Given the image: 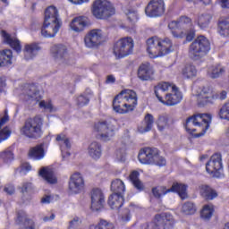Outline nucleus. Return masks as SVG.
<instances>
[{
	"label": "nucleus",
	"mask_w": 229,
	"mask_h": 229,
	"mask_svg": "<svg viewBox=\"0 0 229 229\" xmlns=\"http://www.w3.org/2000/svg\"><path fill=\"white\" fill-rule=\"evenodd\" d=\"M124 202L123 194L114 193L108 198V205L113 209H119L123 207Z\"/></svg>",
	"instance_id": "nucleus-29"
},
{
	"label": "nucleus",
	"mask_w": 229,
	"mask_h": 229,
	"mask_svg": "<svg viewBox=\"0 0 229 229\" xmlns=\"http://www.w3.org/2000/svg\"><path fill=\"white\" fill-rule=\"evenodd\" d=\"M210 50V43L205 36H199L191 44L188 55L195 61L200 60L205 57Z\"/></svg>",
	"instance_id": "nucleus-5"
},
{
	"label": "nucleus",
	"mask_w": 229,
	"mask_h": 229,
	"mask_svg": "<svg viewBox=\"0 0 229 229\" xmlns=\"http://www.w3.org/2000/svg\"><path fill=\"white\" fill-rule=\"evenodd\" d=\"M52 55L53 57L59 64L69 65L70 64V57L67 53V48L63 44H57L52 47Z\"/></svg>",
	"instance_id": "nucleus-16"
},
{
	"label": "nucleus",
	"mask_w": 229,
	"mask_h": 229,
	"mask_svg": "<svg viewBox=\"0 0 229 229\" xmlns=\"http://www.w3.org/2000/svg\"><path fill=\"white\" fill-rule=\"evenodd\" d=\"M171 123H172V119L169 114H160L159 117H157V130H159L160 131L167 130Z\"/></svg>",
	"instance_id": "nucleus-31"
},
{
	"label": "nucleus",
	"mask_w": 229,
	"mask_h": 229,
	"mask_svg": "<svg viewBox=\"0 0 229 229\" xmlns=\"http://www.w3.org/2000/svg\"><path fill=\"white\" fill-rule=\"evenodd\" d=\"M40 49L41 47L38 43L26 44L23 50L24 58L27 61L35 58L37 55H38Z\"/></svg>",
	"instance_id": "nucleus-22"
},
{
	"label": "nucleus",
	"mask_w": 229,
	"mask_h": 229,
	"mask_svg": "<svg viewBox=\"0 0 229 229\" xmlns=\"http://www.w3.org/2000/svg\"><path fill=\"white\" fill-rule=\"evenodd\" d=\"M43 120L39 116L28 119L21 128V135L28 139H39L42 135Z\"/></svg>",
	"instance_id": "nucleus-6"
},
{
	"label": "nucleus",
	"mask_w": 229,
	"mask_h": 229,
	"mask_svg": "<svg viewBox=\"0 0 229 229\" xmlns=\"http://www.w3.org/2000/svg\"><path fill=\"white\" fill-rule=\"evenodd\" d=\"M212 20V15L210 13H205L200 14L195 22L199 26L201 30L208 29Z\"/></svg>",
	"instance_id": "nucleus-34"
},
{
	"label": "nucleus",
	"mask_w": 229,
	"mask_h": 229,
	"mask_svg": "<svg viewBox=\"0 0 229 229\" xmlns=\"http://www.w3.org/2000/svg\"><path fill=\"white\" fill-rule=\"evenodd\" d=\"M62 27V21L59 16V11L55 6L46 9L45 21L41 26V36L46 38H55Z\"/></svg>",
	"instance_id": "nucleus-2"
},
{
	"label": "nucleus",
	"mask_w": 229,
	"mask_h": 229,
	"mask_svg": "<svg viewBox=\"0 0 229 229\" xmlns=\"http://www.w3.org/2000/svg\"><path fill=\"white\" fill-rule=\"evenodd\" d=\"M4 191L9 195H13L15 191L14 186H5Z\"/></svg>",
	"instance_id": "nucleus-60"
},
{
	"label": "nucleus",
	"mask_w": 229,
	"mask_h": 229,
	"mask_svg": "<svg viewBox=\"0 0 229 229\" xmlns=\"http://www.w3.org/2000/svg\"><path fill=\"white\" fill-rule=\"evenodd\" d=\"M217 98V94L214 90V88H211L210 86L201 88L199 92V103L200 106L215 103Z\"/></svg>",
	"instance_id": "nucleus-17"
},
{
	"label": "nucleus",
	"mask_w": 229,
	"mask_h": 229,
	"mask_svg": "<svg viewBox=\"0 0 229 229\" xmlns=\"http://www.w3.org/2000/svg\"><path fill=\"white\" fill-rule=\"evenodd\" d=\"M30 171H31V165L30 163H24L23 165H21L20 173L25 174L26 173H29Z\"/></svg>",
	"instance_id": "nucleus-56"
},
{
	"label": "nucleus",
	"mask_w": 229,
	"mask_h": 229,
	"mask_svg": "<svg viewBox=\"0 0 229 229\" xmlns=\"http://www.w3.org/2000/svg\"><path fill=\"white\" fill-rule=\"evenodd\" d=\"M114 81H115V78L113 75H108L106 77V84H114Z\"/></svg>",
	"instance_id": "nucleus-62"
},
{
	"label": "nucleus",
	"mask_w": 229,
	"mask_h": 229,
	"mask_svg": "<svg viewBox=\"0 0 229 229\" xmlns=\"http://www.w3.org/2000/svg\"><path fill=\"white\" fill-rule=\"evenodd\" d=\"M105 196L98 188L93 189L91 191V208L94 211H99L104 208Z\"/></svg>",
	"instance_id": "nucleus-18"
},
{
	"label": "nucleus",
	"mask_w": 229,
	"mask_h": 229,
	"mask_svg": "<svg viewBox=\"0 0 229 229\" xmlns=\"http://www.w3.org/2000/svg\"><path fill=\"white\" fill-rule=\"evenodd\" d=\"M172 34L174 38H182L186 36V40L191 42L194 38L195 30L193 28L189 29L187 30H182L181 32L173 30Z\"/></svg>",
	"instance_id": "nucleus-38"
},
{
	"label": "nucleus",
	"mask_w": 229,
	"mask_h": 229,
	"mask_svg": "<svg viewBox=\"0 0 229 229\" xmlns=\"http://www.w3.org/2000/svg\"><path fill=\"white\" fill-rule=\"evenodd\" d=\"M38 106L40 109H44L46 112H54V106L51 102L47 101H40L38 103Z\"/></svg>",
	"instance_id": "nucleus-51"
},
{
	"label": "nucleus",
	"mask_w": 229,
	"mask_h": 229,
	"mask_svg": "<svg viewBox=\"0 0 229 229\" xmlns=\"http://www.w3.org/2000/svg\"><path fill=\"white\" fill-rule=\"evenodd\" d=\"M165 13V3L164 0H151L145 8L148 17H159Z\"/></svg>",
	"instance_id": "nucleus-14"
},
{
	"label": "nucleus",
	"mask_w": 229,
	"mask_h": 229,
	"mask_svg": "<svg viewBox=\"0 0 229 229\" xmlns=\"http://www.w3.org/2000/svg\"><path fill=\"white\" fill-rule=\"evenodd\" d=\"M1 35L4 38V42L13 48L17 53L21 52V46L19 39L7 34L4 30L1 31Z\"/></svg>",
	"instance_id": "nucleus-25"
},
{
	"label": "nucleus",
	"mask_w": 229,
	"mask_h": 229,
	"mask_svg": "<svg viewBox=\"0 0 229 229\" xmlns=\"http://www.w3.org/2000/svg\"><path fill=\"white\" fill-rule=\"evenodd\" d=\"M81 223L82 221L79 216H74L72 220L69 222L68 229L77 228Z\"/></svg>",
	"instance_id": "nucleus-52"
},
{
	"label": "nucleus",
	"mask_w": 229,
	"mask_h": 229,
	"mask_svg": "<svg viewBox=\"0 0 229 229\" xmlns=\"http://www.w3.org/2000/svg\"><path fill=\"white\" fill-rule=\"evenodd\" d=\"M171 50H173V43L168 38L159 39L160 57L166 55L171 52Z\"/></svg>",
	"instance_id": "nucleus-33"
},
{
	"label": "nucleus",
	"mask_w": 229,
	"mask_h": 229,
	"mask_svg": "<svg viewBox=\"0 0 229 229\" xmlns=\"http://www.w3.org/2000/svg\"><path fill=\"white\" fill-rule=\"evenodd\" d=\"M133 48L134 41L131 37H124L114 43V55L116 58H124L132 54Z\"/></svg>",
	"instance_id": "nucleus-8"
},
{
	"label": "nucleus",
	"mask_w": 229,
	"mask_h": 229,
	"mask_svg": "<svg viewBox=\"0 0 229 229\" xmlns=\"http://www.w3.org/2000/svg\"><path fill=\"white\" fill-rule=\"evenodd\" d=\"M219 117L222 120L229 121V101L225 102L224 106H222L219 111Z\"/></svg>",
	"instance_id": "nucleus-48"
},
{
	"label": "nucleus",
	"mask_w": 229,
	"mask_h": 229,
	"mask_svg": "<svg viewBox=\"0 0 229 229\" xmlns=\"http://www.w3.org/2000/svg\"><path fill=\"white\" fill-rule=\"evenodd\" d=\"M16 224L20 229H36L35 222L23 210L17 212Z\"/></svg>",
	"instance_id": "nucleus-20"
},
{
	"label": "nucleus",
	"mask_w": 229,
	"mask_h": 229,
	"mask_svg": "<svg viewBox=\"0 0 229 229\" xmlns=\"http://www.w3.org/2000/svg\"><path fill=\"white\" fill-rule=\"evenodd\" d=\"M123 223H127L131 220V212L129 209H124L122 213V216H120Z\"/></svg>",
	"instance_id": "nucleus-55"
},
{
	"label": "nucleus",
	"mask_w": 229,
	"mask_h": 229,
	"mask_svg": "<svg viewBox=\"0 0 229 229\" xmlns=\"http://www.w3.org/2000/svg\"><path fill=\"white\" fill-rule=\"evenodd\" d=\"M168 29L172 30H180V27H179V21H172L170 23H168Z\"/></svg>",
	"instance_id": "nucleus-58"
},
{
	"label": "nucleus",
	"mask_w": 229,
	"mask_h": 229,
	"mask_svg": "<svg viewBox=\"0 0 229 229\" xmlns=\"http://www.w3.org/2000/svg\"><path fill=\"white\" fill-rule=\"evenodd\" d=\"M89 229H114V226L113 223L100 219L98 224L90 225Z\"/></svg>",
	"instance_id": "nucleus-43"
},
{
	"label": "nucleus",
	"mask_w": 229,
	"mask_h": 229,
	"mask_svg": "<svg viewBox=\"0 0 229 229\" xmlns=\"http://www.w3.org/2000/svg\"><path fill=\"white\" fill-rule=\"evenodd\" d=\"M89 26V19L86 16H77L70 23V28L72 31L81 32L83 31L86 27Z\"/></svg>",
	"instance_id": "nucleus-23"
},
{
	"label": "nucleus",
	"mask_w": 229,
	"mask_h": 229,
	"mask_svg": "<svg viewBox=\"0 0 229 229\" xmlns=\"http://www.w3.org/2000/svg\"><path fill=\"white\" fill-rule=\"evenodd\" d=\"M155 95L160 103L174 106L182 102V95L179 89L169 82L157 83L154 88Z\"/></svg>",
	"instance_id": "nucleus-1"
},
{
	"label": "nucleus",
	"mask_w": 229,
	"mask_h": 229,
	"mask_svg": "<svg viewBox=\"0 0 229 229\" xmlns=\"http://www.w3.org/2000/svg\"><path fill=\"white\" fill-rule=\"evenodd\" d=\"M178 21H179L180 30L182 31H186L193 28L191 20V18H188V16H181Z\"/></svg>",
	"instance_id": "nucleus-41"
},
{
	"label": "nucleus",
	"mask_w": 229,
	"mask_h": 229,
	"mask_svg": "<svg viewBox=\"0 0 229 229\" xmlns=\"http://www.w3.org/2000/svg\"><path fill=\"white\" fill-rule=\"evenodd\" d=\"M169 192H177L182 199L188 198L187 186L180 183H174L172 188L167 189L166 186H156L152 188L153 196L159 199Z\"/></svg>",
	"instance_id": "nucleus-9"
},
{
	"label": "nucleus",
	"mask_w": 229,
	"mask_h": 229,
	"mask_svg": "<svg viewBox=\"0 0 229 229\" xmlns=\"http://www.w3.org/2000/svg\"><path fill=\"white\" fill-rule=\"evenodd\" d=\"M139 175L140 174L138 171H133L129 178L131 179L135 189H137L138 191H143L144 186L141 181L139 179Z\"/></svg>",
	"instance_id": "nucleus-44"
},
{
	"label": "nucleus",
	"mask_w": 229,
	"mask_h": 229,
	"mask_svg": "<svg viewBox=\"0 0 229 229\" xmlns=\"http://www.w3.org/2000/svg\"><path fill=\"white\" fill-rule=\"evenodd\" d=\"M0 157H1V159L4 160V163H6V164L11 163V162L13 160V158H14V157H13V151H12L10 148H8V149H6V150H4V151H2V152L0 153Z\"/></svg>",
	"instance_id": "nucleus-49"
},
{
	"label": "nucleus",
	"mask_w": 229,
	"mask_h": 229,
	"mask_svg": "<svg viewBox=\"0 0 229 229\" xmlns=\"http://www.w3.org/2000/svg\"><path fill=\"white\" fill-rule=\"evenodd\" d=\"M223 9H229V0H216Z\"/></svg>",
	"instance_id": "nucleus-59"
},
{
	"label": "nucleus",
	"mask_w": 229,
	"mask_h": 229,
	"mask_svg": "<svg viewBox=\"0 0 229 229\" xmlns=\"http://www.w3.org/2000/svg\"><path fill=\"white\" fill-rule=\"evenodd\" d=\"M55 217V213H50L49 216H46L43 217V221L46 223L50 222V221L54 220Z\"/></svg>",
	"instance_id": "nucleus-61"
},
{
	"label": "nucleus",
	"mask_w": 229,
	"mask_h": 229,
	"mask_svg": "<svg viewBox=\"0 0 229 229\" xmlns=\"http://www.w3.org/2000/svg\"><path fill=\"white\" fill-rule=\"evenodd\" d=\"M223 169L222 156L220 153H215L206 163V172L214 178H219Z\"/></svg>",
	"instance_id": "nucleus-12"
},
{
	"label": "nucleus",
	"mask_w": 229,
	"mask_h": 229,
	"mask_svg": "<svg viewBox=\"0 0 229 229\" xmlns=\"http://www.w3.org/2000/svg\"><path fill=\"white\" fill-rule=\"evenodd\" d=\"M88 154L93 159H98L102 154V147L98 141H92L88 148Z\"/></svg>",
	"instance_id": "nucleus-28"
},
{
	"label": "nucleus",
	"mask_w": 229,
	"mask_h": 229,
	"mask_svg": "<svg viewBox=\"0 0 229 229\" xmlns=\"http://www.w3.org/2000/svg\"><path fill=\"white\" fill-rule=\"evenodd\" d=\"M55 140L59 143L60 148H72L70 139L67 138L64 133L57 134Z\"/></svg>",
	"instance_id": "nucleus-45"
},
{
	"label": "nucleus",
	"mask_w": 229,
	"mask_h": 229,
	"mask_svg": "<svg viewBox=\"0 0 229 229\" xmlns=\"http://www.w3.org/2000/svg\"><path fill=\"white\" fill-rule=\"evenodd\" d=\"M89 103V98L88 97H84L81 95L77 98V104L79 106H84Z\"/></svg>",
	"instance_id": "nucleus-54"
},
{
	"label": "nucleus",
	"mask_w": 229,
	"mask_h": 229,
	"mask_svg": "<svg viewBox=\"0 0 229 229\" xmlns=\"http://www.w3.org/2000/svg\"><path fill=\"white\" fill-rule=\"evenodd\" d=\"M127 19L131 22H134L135 21H138V13L137 11L134 10H129L128 13H126Z\"/></svg>",
	"instance_id": "nucleus-53"
},
{
	"label": "nucleus",
	"mask_w": 229,
	"mask_h": 229,
	"mask_svg": "<svg viewBox=\"0 0 229 229\" xmlns=\"http://www.w3.org/2000/svg\"><path fill=\"white\" fill-rule=\"evenodd\" d=\"M138 105V97L131 89L122 90L113 100L114 111L118 114H128L133 112Z\"/></svg>",
	"instance_id": "nucleus-3"
},
{
	"label": "nucleus",
	"mask_w": 229,
	"mask_h": 229,
	"mask_svg": "<svg viewBox=\"0 0 229 229\" xmlns=\"http://www.w3.org/2000/svg\"><path fill=\"white\" fill-rule=\"evenodd\" d=\"M219 34L222 37H229V16L219 22Z\"/></svg>",
	"instance_id": "nucleus-42"
},
{
	"label": "nucleus",
	"mask_w": 229,
	"mask_h": 229,
	"mask_svg": "<svg viewBox=\"0 0 229 229\" xmlns=\"http://www.w3.org/2000/svg\"><path fill=\"white\" fill-rule=\"evenodd\" d=\"M50 200H51V196H49V195H47V196L41 198V203H43V204H49Z\"/></svg>",
	"instance_id": "nucleus-63"
},
{
	"label": "nucleus",
	"mask_w": 229,
	"mask_h": 229,
	"mask_svg": "<svg viewBox=\"0 0 229 229\" xmlns=\"http://www.w3.org/2000/svg\"><path fill=\"white\" fill-rule=\"evenodd\" d=\"M159 155V150L155 148H144L140 151V154H138V160L141 164L145 165H152L154 164Z\"/></svg>",
	"instance_id": "nucleus-15"
},
{
	"label": "nucleus",
	"mask_w": 229,
	"mask_h": 229,
	"mask_svg": "<svg viewBox=\"0 0 229 229\" xmlns=\"http://www.w3.org/2000/svg\"><path fill=\"white\" fill-rule=\"evenodd\" d=\"M159 38L157 37L150 38L147 40V52L150 58L160 57Z\"/></svg>",
	"instance_id": "nucleus-21"
},
{
	"label": "nucleus",
	"mask_w": 229,
	"mask_h": 229,
	"mask_svg": "<svg viewBox=\"0 0 229 229\" xmlns=\"http://www.w3.org/2000/svg\"><path fill=\"white\" fill-rule=\"evenodd\" d=\"M182 75L187 78H192L194 76H197V69L196 66L192 64H187L182 70Z\"/></svg>",
	"instance_id": "nucleus-46"
},
{
	"label": "nucleus",
	"mask_w": 229,
	"mask_h": 229,
	"mask_svg": "<svg viewBox=\"0 0 229 229\" xmlns=\"http://www.w3.org/2000/svg\"><path fill=\"white\" fill-rule=\"evenodd\" d=\"M154 125V117L150 114H145L144 120H143V125L140 127V131L141 133L148 132L152 130Z\"/></svg>",
	"instance_id": "nucleus-36"
},
{
	"label": "nucleus",
	"mask_w": 229,
	"mask_h": 229,
	"mask_svg": "<svg viewBox=\"0 0 229 229\" xmlns=\"http://www.w3.org/2000/svg\"><path fill=\"white\" fill-rule=\"evenodd\" d=\"M38 175L50 184H54L57 182L53 170L50 168H41L38 172Z\"/></svg>",
	"instance_id": "nucleus-30"
},
{
	"label": "nucleus",
	"mask_w": 229,
	"mask_h": 229,
	"mask_svg": "<svg viewBox=\"0 0 229 229\" xmlns=\"http://www.w3.org/2000/svg\"><path fill=\"white\" fill-rule=\"evenodd\" d=\"M154 70L148 63L142 64L138 69V78L141 81H149L152 79Z\"/></svg>",
	"instance_id": "nucleus-24"
},
{
	"label": "nucleus",
	"mask_w": 229,
	"mask_h": 229,
	"mask_svg": "<svg viewBox=\"0 0 229 229\" xmlns=\"http://www.w3.org/2000/svg\"><path fill=\"white\" fill-rule=\"evenodd\" d=\"M94 131L98 133L100 140L108 141L114 135V126L109 121L99 122L95 124Z\"/></svg>",
	"instance_id": "nucleus-11"
},
{
	"label": "nucleus",
	"mask_w": 229,
	"mask_h": 229,
	"mask_svg": "<svg viewBox=\"0 0 229 229\" xmlns=\"http://www.w3.org/2000/svg\"><path fill=\"white\" fill-rule=\"evenodd\" d=\"M9 121V117L7 114V111L5 110L4 112V116L2 117L0 119V129L6 123V122ZM12 134V131L10 130L9 127H4L3 130L0 131V143L4 140H5L6 139H8V137H10Z\"/></svg>",
	"instance_id": "nucleus-27"
},
{
	"label": "nucleus",
	"mask_w": 229,
	"mask_h": 229,
	"mask_svg": "<svg viewBox=\"0 0 229 229\" xmlns=\"http://www.w3.org/2000/svg\"><path fill=\"white\" fill-rule=\"evenodd\" d=\"M103 40V33L99 29L89 31L84 38L85 47L89 49L98 48Z\"/></svg>",
	"instance_id": "nucleus-13"
},
{
	"label": "nucleus",
	"mask_w": 229,
	"mask_h": 229,
	"mask_svg": "<svg viewBox=\"0 0 229 229\" xmlns=\"http://www.w3.org/2000/svg\"><path fill=\"white\" fill-rule=\"evenodd\" d=\"M91 12L97 19L106 20L114 13V8L107 0H95Z\"/></svg>",
	"instance_id": "nucleus-7"
},
{
	"label": "nucleus",
	"mask_w": 229,
	"mask_h": 229,
	"mask_svg": "<svg viewBox=\"0 0 229 229\" xmlns=\"http://www.w3.org/2000/svg\"><path fill=\"white\" fill-rule=\"evenodd\" d=\"M211 119V114H195L191 117L187 118L185 123V130L188 132L192 133L197 131L196 129L192 128V126L202 128V131L195 135V137H202L209 129Z\"/></svg>",
	"instance_id": "nucleus-4"
},
{
	"label": "nucleus",
	"mask_w": 229,
	"mask_h": 229,
	"mask_svg": "<svg viewBox=\"0 0 229 229\" xmlns=\"http://www.w3.org/2000/svg\"><path fill=\"white\" fill-rule=\"evenodd\" d=\"M31 186V183L30 182H26L23 184V187H21V192H25L27 191L28 188H30Z\"/></svg>",
	"instance_id": "nucleus-64"
},
{
	"label": "nucleus",
	"mask_w": 229,
	"mask_h": 229,
	"mask_svg": "<svg viewBox=\"0 0 229 229\" xmlns=\"http://www.w3.org/2000/svg\"><path fill=\"white\" fill-rule=\"evenodd\" d=\"M111 191H114V194L117 193L123 195L124 191H126V186H124V183L121 179H115L112 182Z\"/></svg>",
	"instance_id": "nucleus-39"
},
{
	"label": "nucleus",
	"mask_w": 229,
	"mask_h": 229,
	"mask_svg": "<svg viewBox=\"0 0 229 229\" xmlns=\"http://www.w3.org/2000/svg\"><path fill=\"white\" fill-rule=\"evenodd\" d=\"M174 219L171 214L156 215L154 222L147 225V229H173Z\"/></svg>",
	"instance_id": "nucleus-10"
},
{
	"label": "nucleus",
	"mask_w": 229,
	"mask_h": 229,
	"mask_svg": "<svg viewBox=\"0 0 229 229\" xmlns=\"http://www.w3.org/2000/svg\"><path fill=\"white\" fill-rule=\"evenodd\" d=\"M214 211L213 205H205L201 212V217L205 220H208L214 215Z\"/></svg>",
	"instance_id": "nucleus-47"
},
{
	"label": "nucleus",
	"mask_w": 229,
	"mask_h": 229,
	"mask_svg": "<svg viewBox=\"0 0 229 229\" xmlns=\"http://www.w3.org/2000/svg\"><path fill=\"white\" fill-rule=\"evenodd\" d=\"M26 100L35 101L38 103L41 100V96L35 85H28L25 89Z\"/></svg>",
	"instance_id": "nucleus-26"
},
{
	"label": "nucleus",
	"mask_w": 229,
	"mask_h": 229,
	"mask_svg": "<svg viewBox=\"0 0 229 229\" xmlns=\"http://www.w3.org/2000/svg\"><path fill=\"white\" fill-rule=\"evenodd\" d=\"M84 189V180L80 173H75L69 181V191L78 194Z\"/></svg>",
	"instance_id": "nucleus-19"
},
{
	"label": "nucleus",
	"mask_w": 229,
	"mask_h": 229,
	"mask_svg": "<svg viewBox=\"0 0 229 229\" xmlns=\"http://www.w3.org/2000/svg\"><path fill=\"white\" fill-rule=\"evenodd\" d=\"M200 194L205 199L208 200L215 199L218 196L216 191L210 186H201Z\"/></svg>",
	"instance_id": "nucleus-37"
},
{
	"label": "nucleus",
	"mask_w": 229,
	"mask_h": 229,
	"mask_svg": "<svg viewBox=\"0 0 229 229\" xmlns=\"http://www.w3.org/2000/svg\"><path fill=\"white\" fill-rule=\"evenodd\" d=\"M157 165L159 166H165L166 165V159L163 157H159V155H157V158L156 159L155 163Z\"/></svg>",
	"instance_id": "nucleus-57"
},
{
	"label": "nucleus",
	"mask_w": 229,
	"mask_h": 229,
	"mask_svg": "<svg viewBox=\"0 0 229 229\" xmlns=\"http://www.w3.org/2000/svg\"><path fill=\"white\" fill-rule=\"evenodd\" d=\"M29 157L34 160H41L45 157V152L42 145H37L34 148H30Z\"/></svg>",
	"instance_id": "nucleus-35"
},
{
	"label": "nucleus",
	"mask_w": 229,
	"mask_h": 229,
	"mask_svg": "<svg viewBox=\"0 0 229 229\" xmlns=\"http://www.w3.org/2000/svg\"><path fill=\"white\" fill-rule=\"evenodd\" d=\"M182 212L185 215H193L196 212V207L191 202H186L182 205Z\"/></svg>",
	"instance_id": "nucleus-50"
},
{
	"label": "nucleus",
	"mask_w": 229,
	"mask_h": 229,
	"mask_svg": "<svg viewBox=\"0 0 229 229\" xmlns=\"http://www.w3.org/2000/svg\"><path fill=\"white\" fill-rule=\"evenodd\" d=\"M13 52L5 49L0 52V67H7L13 64Z\"/></svg>",
	"instance_id": "nucleus-32"
},
{
	"label": "nucleus",
	"mask_w": 229,
	"mask_h": 229,
	"mask_svg": "<svg viewBox=\"0 0 229 229\" xmlns=\"http://www.w3.org/2000/svg\"><path fill=\"white\" fill-rule=\"evenodd\" d=\"M225 72V67L218 64V65H214L210 67V69L208 71V75H209L211 79H217L220 76H222Z\"/></svg>",
	"instance_id": "nucleus-40"
}]
</instances>
